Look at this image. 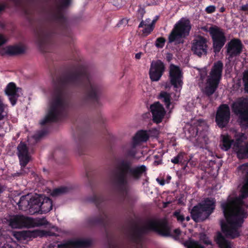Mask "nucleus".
I'll return each instance as SVG.
<instances>
[{"mask_svg":"<svg viewBox=\"0 0 248 248\" xmlns=\"http://www.w3.org/2000/svg\"><path fill=\"white\" fill-rule=\"evenodd\" d=\"M239 175L245 178V182L241 189V195L239 197H229L228 202L221 204L226 223H221L223 232L226 236L234 238L239 236L240 229L246 217V213L242 207L243 199L248 197V163L237 168Z\"/></svg>","mask_w":248,"mask_h":248,"instance_id":"f257e3e1","label":"nucleus"},{"mask_svg":"<svg viewBox=\"0 0 248 248\" xmlns=\"http://www.w3.org/2000/svg\"><path fill=\"white\" fill-rule=\"evenodd\" d=\"M150 231L162 236L172 237L175 240L179 239L182 234L179 229L172 231L166 219L151 218L145 220L141 226L131 229L128 235L133 241L139 243L141 240V234Z\"/></svg>","mask_w":248,"mask_h":248,"instance_id":"f03ea898","label":"nucleus"},{"mask_svg":"<svg viewBox=\"0 0 248 248\" xmlns=\"http://www.w3.org/2000/svg\"><path fill=\"white\" fill-rule=\"evenodd\" d=\"M146 170L144 165L132 167L129 161L122 159L117 163L111 173V178L119 188L123 189L127 184L128 177L138 180L142 175H146Z\"/></svg>","mask_w":248,"mask_h":248,"instance_id":"7ed1b4c3","label":"nucleus"},{"mask_svg":"<svg viewBox=\"0 0 248 248\" xmlns=\"http://www.w3.org/2000/svg\"><path fill=\"white\" fill-rule=\"evenodd\" d=\"M67 106V103L62 93L55 94L50 102L49 108L46 117L40 122L41 125L57 121Z\"/></svg>","mask_w":248,"mask_h":248,"instance_id":"20e7f679","label":"nucleus"},{"mask_svg":"<svg viewBox=\"0 0 248 248\" xmlns=\"http://www.w3.org/2000/svg\"><path fill=\"white\" fill-rule=\"evenodd\" d=\"M223 63L218 61L214 63L209 74L207 76L204 92L208 95L214 93L221 79Z\"/></svg>","mask_w":248,"mask_h":248,"instance_id":"39448f33","label":"nucleus"},{"mask_svg":"<svg viewBox=\"0 0 248 248\" xmlns=\"http://www.w3.org/2000/svg\"><path fill=\"white\" fill-rule=\"evenodd\" d=\"M215 207L214 199L207 198L193 208L191 211L192 218L196 221L204 220L212 213Z\"/></svg>","mask_w":248,"mask_h":248,"instance_id":"423d86ee","label":"nucleus"},{"mask_svg":"<svg viewBox=\"0 0 248 248\" xmlns=\"http://www.w3.org/2000/svg\"><path fill=\"white\" fill-rule=\"evenodd\" d=\"M230 131L235 140L233 149L236 152L238 157L240 159L248 158V143L245 142L247 139V136L234 128H232Z\"/></svg>","mask_w":248,"mask_h":248,"instance_id":"0eeeda50","label":"nucleus"},{"mask_svg":"<svg viewBox=\"0 0 248 248\" xmlns=\"http://www.w3.org/2000/svg\"><path fill=\"white\" fill-rule=\"evenodd\" d=\"M190 21L188 19L182 18L177 22L169 36V43L178 41L181 38L189 34L191 29Z\"/></svg>","mask_w":248,"mask_h":248,"instance_id":"6e6552de","label":"nucleus"},{"mask_svg":"<svg viewBox=\"0 0 248 248\" xmlns=\"http://www.w3.org/2000/svg\"><path fill=\"white\" fill-rule=\"evenodd\" d=\"M233 111L238 116L241 124L248 126V99L240 98L232 104Z\"/></svg>","mask_w":248,"mask_h":248,"instance_id":"1a4fd4ad","label":"nucleus"},{"mask_svg":"<svg viewBox=\"0 0 248 248\" xmlns=\"http://www.w3.org/2000/svg\"><path fill=\"white\" fill-rule=\"evenodd\" d=\"M33 202L34 204L30 208V214L34 215L36 213L45 214L49 212L52 209V202L48 197L37 196V199Z\"/></svg>","mask_w":248,"mask_h":248,"instance_id":"9d476101","label":"nucleus"},{"mask_svg":"<svg viewBox=\"0 0 248 248\" xmlns=\"http://www.w3.org/2000/svg\"><path fill=\"white\" fill-rule=\"evenodd\" d=\"M209 31L213 39L214 51L218 52L226 41L224 33L221 29L216 26L210 27Z\"/></svg>","mask_w":248,"mask_h":248,"instance_id":"9b49d317","label":"nucleus"},{"mask_svg":"<svg viewBox=\"0 0 248 248\" xmlns=\"http://www.w3.org/2000/svg\"><path fill=\"white\" fill-rule=\"evenodd\" d=\"M182 74L180 68L171 64L170 68V78L171 84L176 89L175 100L179 96V92L183 85Z\"/></svg>","mask_w":248,"mask_h":248,"instance_id":"f8f14e48","label":"nucleus"},{"mask_svg":"<svg viewBox=\"0 0 248 248\" xmlns=\"http://www.w3.org/2000/svg\"><path fill=\"white\" fill-rule=\"evenodd\" d=\"M230 119V110L226 104L221 105L217 111L216 122L220 128L225 127Z\"/></svg>","mask_w":248,"mask_h":248,"instance_id":"ddd939ff","label":"nucleus"},{"mask_svg":"<svg viewBox=\"0 0 248 248\" xmlns=\"http://www.w3.org/2000/svg\"><path fill=\"white\" fill-rule=\"evenodd\" d=\"M149 138V135L146 131L141 130L137 133L133 137L130 148L126 152L127 156L134 157L137 154L136 147L141 142H145Z\"/></svg>","mask_w":248,"mask_h":248,"instance_id":"4468645a","label":"nucleus"},{"mask_svg":"<svg viewBox=\"0 0 248 248\" xmlns=\"http://www.w3.org/2000/svg\"><path fill=\"white\" fill-rule=\"evenodd\" d=\"M91 242L88 239L76 238L63 242L58 245V248H87Z\"/></svg>","mask_w":248,"mask_h":248,"instance_id":"2eb2a0df","label":"nucleus"},{"mask_svg":"<svg viewBox=\"0 0 248 248\" xmlns=\"http://www.w3.org/2000/svg\"><path fill=\"white\" fill-rule=\"evenodd\" d=\"M101 93V88L98 85L90 83L87 86L84 95L82 97L84 101H96Z\"/></svg>","mask_w":248,"mask_h":248,"instance_id":"dca6fc26","label":"nucleus"},{"mask_svg":"<svg viewBox=\"0 0 248 248\" xmlns=\"http://www.w3.org/2000/svg\"><path fill=\"white\" fill-rule=\"evenodd\" d=\"M164 63L160 61L152 62L149 71L151 79L153 81L159 80L164 71Z\"/></svg>","mask_w":248,"mask_h":248,"instance_id":"f3484780","label":"nucleus"},{"mask_svg":"<svg viewBox=\"0 0 248 248\" xmlns=\"http://www.w3.org/2000/svg\"><path fill=\"white\" fill-rule=\"evenodd\" d=\"M207 40L203 37H197L193 40L192 46V51L199 56L205 55L207 49Z\"/></svg>","mask_w":248,"mask_h":248,"instance_id":"a211bd4d","label":"nucleus"},{"mask_svg":"<svg viewBox=\"0 0 248 248\" xmlns=\"http://www.w3.org/2000/svg\"><path fill=\"white\" fill-rule=\"evenodd\" d=\"M150 109L153 121L156 123L161 122L166 113L163 106L159 102H155L151 105Z\"/></svg>","mask_w":248,"mask_h":248,"instance_id":"6ab92c4d","label":"nucleus"},{"mask_svg":"<svg viewBox=\"0 0 248 248\" xmlns=\"http://www.w3.org/2000/svg\"><path fill=\"white\" fill-rule=\"evenodd\" d=\"M21 89L17 88L16 84L13 82H10L7 86L5 92L8 96L9 99L12 106H14L16 103L17 98L20 96Z\"/></svg>","mask_w":248,"mask_h":248,"instance_id":"aec40b11","label":"nucleus"},{"mask_svg":"<svg viewBox=\"0 0 248 248\" xmlns=\"http://www.w3.org/2000/svg\"><path fill=\"white\" fill-rule=\"evenodd\" d=\"M17 149L20 165L22 167H25L30 160L28 149L26 145L23 142H21L18 145Z\"/></svg>","mask_w":248,"mask_h":248,"instance_id":"412c9836","label":"nucleus"},{"mask_svg":"<svg viewBox=\"0 0 248 248\" xmlns=\"http://www.w3.org/2000/svg\"><path fill=\"white\" fill-rule=\"evenodd\" d=\"M242 44L238 39L232 40L227 46V53L230 57L239 55L242 51Z\"/></svg>","mask_w":248,"mask_h":248,"instance_id":"4be33fe9","label":"nucleus"},{"mask_svg":"<svg viewBox=\"0 0 248 248\" xmlns=\"http://www.w3.org/2000/svg\"><path fill=\"white\" fill-rule=\"evenodd\" d=\"M84 78V75L78 71L69 73L65 78V82L75 86H80L82 84Z\"/></svg>","mask_w":248,"mask_h":248,"instance_id":"5701e85b","label":"nucleus"},{"mask_svg":"<svg viewBox=\"0 0 248 248\" xmlns=\"http://www.w3.org/2000/svg\"><path fill=\"white\" fill-rule=\"evenodd\" d=\"M37 196L32 197L30 194L22 196L17 203L19 209L24 211H28L29 213L30 214V208L34 204L33 201L37 199Z\"/></svg>","mask_w":248,"mask_h":248,"instance_id":"b1692460","label":"nucleus"},{"mask_svg":"<svg viewBox=\"0 0 248 248\" xmlns=\"http://www.w3.org/2000/svg\"><path fill=\"white\" fill-rule=\"evenodd\" d=\"M29 217L17 215L12 217L9 220V225L13 228H29Z\"/></svg>","mask_w":248,"mask_h":248,"instance_id":"393cba45","label":"nucleus"},{"mask_svg":"<svg viewBox=\"0 0 248 248\" xmlns=\"http://www.w3.org/2000/svg\"><path fill=\"white\" fill-rule=\"evenodd\" d=\"M215 241L219 248H233V243L220 232L217 233Z\"/></svg>","mask_w":248,"mask_h":248,"instance_id":"a878e982","label":"nucleus"},{"mask_svg":"<svg viewBox=\"0 0 248 248\" xmlns=\"http://www.w3.org/2000/svg\"><path fill=\"white\" fill-rule=\"evenodd\" d=\"M71 0H57L56 1V11L53 16L56 19H60L62 17V10L69 5Z\"/></svg>","mask_w":248,"mask_h":248,"instance_id":"bb28decb","label":"nucleus"},{"mask_svg":"<svg viewBox=\"0 0 248 248\" xmlns=\"http://www.w3.org/2000/svg\"><path fill=\"white\" fill-rule=\"evenodd\" d=\"M48 34L44 30H39L37 31L35 35V42L40 46H43L47 42Z\"/></svg>","mask_w":248,"mask_h":248,"instance_id":"cd10ccee","label":"nucleus"},{"mask_svg":"<svg viewBox=\"0 0 248 248\" xmlns=\"http://www.w3.org/2000/svg\"><path fill=\"white\" fill-rule=\"evenodd\" d=\"M144 27L142 30V33L145 35L149 34L154 30V26L151 23V20L149 18L146 19L145 21L142 20L139 25V28Z\"/></svg>","mask_w":248,"mask_h":248,"instance_id":"c85d7f7f","label":"nucleus"},{"mask_svg":"<svg viewBox=\"0 0 248 248\" xmlns=\"http://www.w3.org/2000/svg\"><path fill=\"white\" fill-rule=\"evenodd\" d=\"M8 114V105L4 103L3 100L0 97V121L7 119Z\"/></svg>","mask_w":248,"mask_h":248,"instance_id":"c756f323","label":"nucleus"},{"mask_svg":"<svg viewBox=\"0 0 248 248\" xmlns=\"http://www.w3.org/2000/svg\"><path fill=\"white\" fill-rule=\"evenodd\" d=\"M28 223L29 228L39 227L46 225L48 224V222L45 218L34 219L31 217H29Z\"/></svg>","mask_w":248,"mask_h":248,"instance_id":"7c9ffc66","label":"nucleus"},{"mask_svg":"<svg viewBox=\"0 0 248 248\" xmlns=\"http://www.w3.org/2000/svg\"><path fill=\"white\" fill-rule=\"evenodd\" d=\"M233 140L231 139L228 135H223L222 136V143L220 146L221 149L224 151L228 150L232 144Z\"/></svg>","mask_w":248,"mask_h":248,"instance_id":"2f4dec72","label":"nucleus"},{"mask_svg":"<svg viewBox=\"0 0 248 248\" xmlns=\"http://www.w3.org/2000/svg\"><path fill=\"white\" fill-rule=\"evenodd\" d=\"M70 190V188L67 186H61L54 189L51 193L52 197H57L67 193Z\"/></svg>","mask_w":248,"mask_h":248,"instance_id":"473e14b6","label":"nucleus"},{"mask_svg":"<svg viewBox=\"0 0 248 248\" xmlns=\"http://www.w3.org/2000/svg\"><path fill=\"white\" fill-rule=\"evenodd\" d=\"M159 99L165 103L166 107L169 108L170 104V94L165 92H161L159 96Z\"/></svg>","mask_w":248,"mask_h":248,"instance_id":"72a5a7b5","label":"nucleus"},{"mask_svg":"<svg viewBox=\"0 0 248 248\" xmlns=\"http://www.w3.org/2000/svg\"><path fill=\"white\" fill-rule=\"evenodd\" d=\"M105 217H106L105 215H104L103 216H101L98 217H89L86 220V223L88 226L93 225L97 222L102 221L104 219Z\"/></svg>","mask_w":248,"mask_h":248,"instance_id":"f704fd0d","label":"nucleus"},{"mask_svg":"<svg viewBox=\"0 0 248 248\" xmlns=\"http://www.w3.org/2000/svg\"><path fill=\"white\" fill-rule=\"evenodd\" d=\"M185 246L186 248H204L198 242L191 240L186 241Z\"/></svg>","mask_w":248,"mask_h":248,"instance_id":"c9c22d12","label":"nucleus"},{"mask_svg":"<svg viewBox=\"0 0 248 248\" xmlns=\"http://www.w3.org/2000/svg\"><path fill=\"white\" fill-rule=\"evenodd\" d=\"M243 81L244 85V89L248 93V71H245L243 73Z\"/></svg>","mask_w":248,"mask_h":248,"instance_id":"e433bc0d","label":"nucleus"},{"mask_svg":"<svg viewBox=\"0 0 248 248\" xmlns=\"http://www.w3.org/2000/svg\"><path fill=\"white\" fill-rule=\"evenodd\" d=\"M29 172V169L28 168L22 167L21 166V170L19 172L15 173L12 174L13 177L20 176L28 173Z\"/></svg>","mask_w":248,"mask_h":248,"instance_id":"4c0bfd02","label":"nucleus"},{"mask_svg":"<svg viewBox=\"0 0 248 248\" xmlns=\"http://www.w3.org/2000/svg\"><path fill=\"white\" fill-rule=\"evenodd\" d=\"M24 48L21 46H16L11 48V52L15 54L21 53L24 51Z\"/></svg>","mask_w":248,"mask_h":248,"instance_id":"58836bf2","label":"nucleus"},{"mask_svg":"<svg viewBox=\"0 0 248 248\" xmlns=\"http://www.w3.org/2000/svg\"><path fill=\"white\" fill-rule=\"evenodd\" d=\"M165 39L163 37L158 38L155 42V46L158 48H162L164 46Z\"/></svg>","mask_w":248,"mask_h":248,"instance_id":"ea45409f","label":"nucleus"},{"mask_svg":"<svg viewBox=\"0 0 248 248\" xmlns=\"http://www.w3.org/2000/svg\"><path fill=\"white\" fill-rule=\"evenodd\" d=\"M183 155L182 153L179 154L176 156L172 158L171 161L174 163L177 164L180 162H182L183 160Z\"/></svg>","mask_w":248,"mask_h":248,"instance_id":"a19ab883","label":"nucleus"},{"mask_svg":"<svg viewBox=\"0 0 248 248\" xmlns=\"http://www.w3.org/2000/svg\"><path fill=\"white\" fill-rule=\"evenodd\" d=\"M173 216L177 218L178 221L180 222H182L185 219L184 216L179 211H175L173 213Z\"/></svg>","mask_w":248,"mask_h":248,"instance_id":"79ce46f5","label":"nucleus"},{"mask_svg":"<svg viewBox=\"0 0 248 248\" xmlns=\"http://www.w3.org/2000/svg\"><path fill=\"white\" fill-rule=\"evenodd\" d=\"M188 132L190 133L189 137H195L198 134V129L195 127L191 126L188 129Z\"/></svg>","mask_w":248,"mask_h":248,"instance_id":"37998d69","label":"nucleus"},{"mask_svg":"<svg viewBox=\"0 0 248 248\" xmlns=\"http://www.w3.org/2000/svg\"><path fill=\"white\" fill-rule=\"evenodd\" d=\"M216 7L214 5H210L207 6L205 9V11L208 14H211L216 11Z\"/></svg>","mask_w":248,"mask_h":248,"instance_id":"c03bdc74","label":"nucleus"},{"mask_svg":"<svg viewBox=\"0 0 248 248\" xmlns=\"http://www.w3.org/2000/svg\"><path fill=\"white\" fill-rule=\"evenodd\" d=\"M200 77L202 79H203L207 76L206 68H204L200 71Z\"/></svg>","mask_w":248,"mask_h":248,"instance_id":"a18cd8bd","label":"nucleus"},{"mask_svg":"<svg viewBox=\"0 0 248 248\" xmlns=\"http://www.w3.org/2000/svg\"><path fill=\"white\" fill-rule=\"evenodd\" d=\"M36 232L37 235L41 237H43L47 235V233L44 231H36Z\"/></svg>","mask_w":248,"mask_h":248,"instance_id":"49530a36","label":"nucleus"},{"mask_svg":"<svg viewBox=\"0 0 248 248\" xmlns=\"http://www.w3.org/2000/svg\"><path fill=\"white\" fill-rule=\"evenodd\" d=\"M109 248H122L121 246L115 243H112L110 244Z\"/></svg>","mask_w":248,"mask_h":248,"instance_id":"de8ad7c7","label":"nucleus"},{"mask_svg":"<svg viewBox=\"0 0 248 248\" xmlns=\"http://www.w3.org/2000/svg\"><path fill=\"white\" fill-rule=\"evenodd\" d=\"M6 41L4 37L2 35L0 34V46L4 44Z\"/></svg>","mask_w":248,"mask_h":248,"instance_id":"09e8293b","label":"nucleus"},{"mask_svg":"<svg viewBox=\"0 0 248 248\" xmlns=\"http://www.w3.org/2000/svg\"><path fill=\"white\" fill-rule=\"evenodd\" d=\"M241 9L244 12L248 13V3L242 6Z\"/></svg>","mask_w":248,"mask_h":248,"instance_id":"8fccbe9b","label":"nucleus"},{"mask_svg":"<svg viewBox=\"0 0 248 248\" xmlns=\"http://www.w3.org/2000/svg\"><path fill=\"white\" fill-rule=\"evenodd\" d=\"M156 181L161 186H163L165 185V181L163 179L160 180L158 178H157Z\"/></svg>","mask_w":248,"mask_h":248,"instance_id":"3c124183","label":"nucleus"},{"mask_svg":"<svg viewBox=\"0 0 248 248\" xmlns=\"http://www.w3.org/2000/svg\"><path fill=\"white\" fill-rule=\"evenodd\" d=\"M98 200V196L97 195H93V199L92 200V201L96 202H97Z\"/></svg>","mask_w":248,"mask_h":248,"instance_id":"603ef678","label":"nucleus"},{"mask_svg":"<svg viewBox=\"0 0 248 248\" xmlns=\"http://www.w3.org/2000/svg\"><path fill=\"white\" fill-rule=\"evenodd\" d=\"M141 53H138L135 55V58L136 59H140L141 58Z\"/></svg>","mask_w":248,"mask_h":248,"instance_id":"864d4df0","label":"nucleus"},{"mask_svg":"<svg viewBox=\"0 0 248 248\" xmlns=\"http://www.w3.org/2000/svg\"><path fill=\"white\" fill-rule=\"evenodd\" d=\"M204 242L207 245H212V242L209 240H206Z\"/></svg>","mask_w":248,"mask_h":248,"instance_id":"5fc2aeb1","label":"nucleus"},{"mask_svg":"<svg viewBox=\"0 0 248 248\" xmlns=\"http://www.w3.org/2000/svg\"><path fill=\"white\" fill-rule=\"evenodd\" d=\"M157 19H158V17H156L155 19H154L151 20V23L154 26H155V24L156 22Z\"/></svg>","mask_w":248,"mask_h":248,"instance_id":"6e6d98bb","label":"nucleus"},{"mask_svg":"<svg viewBox=\"0 0 248 248\" xmlns=\"http://www.w3.org/2000/svg\"><path fill=\"white\" fill-rule=\"evenodd\" d=\"M225 11V8L224 7H221L220 9H219V11L221 13H223L224 12V11Z\"/></svg>","mask_w":248,"mask_h":248,"instance_id":"4d7b16f0","label":"nucleus"},{"mask_svg":"<svg viewBox=\"0 0 248 248\" xmlns=\"http://www.w3.org/2000/svg\"><path fill=\"white\" fill-rule=\"evenodd\" d=\"M4 190L3 187L0 185V193H2Z\"/></svg>","mask_w":248,"mask_h":248,"instance_id":"13d9d810","label":"nucleus"},{"mask_svg":"<svg viewBox=\"0 0 248 248\" xmlns=\"http://www.w3.org/2000/svg\"><path fill=\"white\" fill-rule=\"evenodd\" d=\"M4 9V7L3 6L0 5V12L2 11Z\"/></svg>","mask_w":248,"mask_h":248,"instance_id":"bf43d9fd","label":"nucleus"},{"mask_svg":"<svg viewBox=\"0 0 248 248\" xmlns=\"http://www.w3.org/2000/svg\"><path fill=\"white\" fill-rule=\"evenodd\" d=\"M19 235V232L16 233H15V234H14V235H15L16 237H17V236L18 235Z\"/></svg>","mask_w":248,"mask_h":248,"instance_id":"052dcab7","label":"nucleus"},{"mask_svg":"<svg viewBox=\"0 0 248 248\" xmlns=\"http://www.w3.org/2000/svg\"><path fill=\"white\" fill-rule=\"evenodd\" d=\"M186 221H188L189 220H190V217H187L186 218Z\"/></svg>","mask_w":248,"mask_h":248,"instance_id":"680f3d73","label":"nucleus"}]
</instances>
